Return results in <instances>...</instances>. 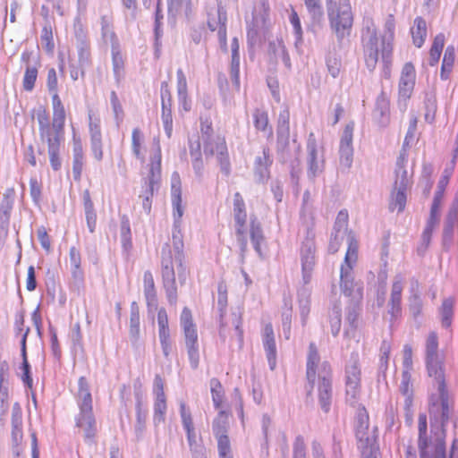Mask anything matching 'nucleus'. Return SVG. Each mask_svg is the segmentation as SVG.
Listing matches in <instances>:
<instances>
[{"label": "nucleus", "instance_id": "obj_1", "mask_svg": "<svg viewBox=\"0 0 458 458\" xmlns=\"http://www.w3.org/2000/svg\"><path fill=\"white\" fill-rule=\"evenodd\" d=\"M171 201L174 215L173 250L167 243L162 248L161 275L163 288L168 303L175 306L178 301V288L174 265L176 266L178 280L181 284L185 283L187 276L184 265L183 242L180 229L184 208L182 207L181 180L176 172L172 174L171 178Z\"/></svg>", "mask_w": 458, "mask_h": 458}, {"label": "nucleus", "instance_id": "obj_2", "mask_svg": "<svg viewBox=\"0 0 458 458\" xmlns=\"http://www.w3.org/2000/svg\"><path fill=\"white\" fill-rule=\"evenodd\" d=\"M320 362V356L318 348L314 343L309 345L307 356V379L313 388L316 375L318 378V403L325 412H328L331 406L333 389H332V369L327 361Z\"/></svg>", "mask_w": 458, "mask_h": 458}, {"label": "nucleus", "instance_id": "obj_3", "mask_svg": "<svg viewBox=\"0 0 458 458\" xmlns=\"http://www.w3.org/2000/svg\"><path fill=\"white\" fill-rule=\"evenodd\" d=\"M361 41L363 46L364 60L367 68L370 72L375 70L378 61L379 51H381L382 61L385 64L384 72L386 76H388V64L390 63L389 57L392 54V46L390 43H386L385 39H383L381 44H379L377 30L371 19H367L364 21Z\"/></svg>", "mask_w": 458, "mask_h": 458}, {"label": "nucleus", "instance_id": "obj_4", "mask_svg": "<svg viewBox=\"0 0 458 458\" xmlns=\"http://www.w3.org/2000/svg\"><path fill=\"white\" fill-rule=\"evenodd\" d=\"M329 25L338 41L351 34L353 14L350 0H326Z\"/></svg>", "mask_w": 458, "mask_h": 458}, {"label": "nucleus", "instance_id": "obj_5", "mask_svg": "<svg viewBox=\"0 0 458 458\" xmlns=\"http://www.w3.org/2000/svg\"><path fill=\"white\" fill-rule=\"evenodd\" d=\"M78 386L77 403L80 413L76 418V425L84 430L85 438L91 440L97 432L96 420L92 411V396L89 386L84 377L79 378Z\"/></svg>", "mask_w": 458, "mask_h": 458}, {"label": "nucleus", "instance_id": "obj_6", "mask_svg": "<svg viewBox=\"0 0 458 458\" xmlns=\"http://www.w3.org/2000/svg\"><path fill=\"white\" fill-rule=\"evenodd\" d=\"M360 367L358 352H352L345 366V393L346 401L354 405L360 393Z\"/></svg>", "mask_w": 458, "mask_h": 458}, {"label": "nucleus", "instance_id": "obj_7", "mask_svg": "<svg viewBox=\"0 0 458 458\" xmlns=\"http://www.w3.org/2000/svg\"><path fill=\"white\" fill-rule=\"evenodd\" d=\"M64 107L53 109V121L49 123L47 115L43 114H38V131L40 139L44 138H62L64 136Z\"/></svg>", "mask_w": 458, "mask_h": 458}, {"label": "nucleus", "instance_id": "obj_8", "mask_svg": "<svg viewBox=\"0 0 458 458\" xmlns=\"http://www.w3.org/2000/svg\"><path fill=\"white\" fill-rule=\"evenodd\" d=\"M290 142V111L284 106L279 113L276 124V150L282 161H286L291 155Z\"/></svg>", "mask_w": 458, "mask_h": 458}, {"label": "nucleus", "instance_id": "obj_9", "mask_svg": "<svg viewBox=\"0 0 458 458\" xmlns=\"http://www.w3.org/2000/svg\"><path fill=\"white\" fill-rule=\"evenodd\" d=\"M426 366L428 376L434 379L445 377L444 365L438 354V337L430 332L426 340Z\"/></svg>", "mask_w": 458, "mask_h": 458}, {"label": "nucleus", "instance_id": "obj_10", "mask_svg": "<svg viewBox=\"0 0 458 458\" xmlns=\"http://www.w3.org/2000/svg\"><path fill=\"white\" fill-rule=\"evenodd\" d=\"M204 154L207 157L216 155L221 172L225 176L230 175L231 164L227 146L223 137L216 136L214 139H204Z\"/></svg>", "mask_w": 458, "mask_h": 458}, {"label": "nucleus", "instance_id": "obj_11", "mask_svg": "<svg viewBox=\"0 0 458 458\" xmlns=\"http://www.w3.org/2000/svg\"><path fill=\"white\" fill-rule=\"evenodd\" d=\"M233 218L237 240L240 244L241 251L243 254L247 250L248 246L245 228L247 213L245 202L240 192H235L233 195Z\"/></svg>", "mask_w": 458, "mask_h": 458}, {"label": "nucleus", "instance_id": "obj_12", "mask_svg": "<svg viewBox=\"0 0 458 458\" xmlns=\"http://www.w3.org/2000/svg\"><path fill=\"white\" fill-rule=\"evenodd\" d=\"M355 429L358 447L362 450V454L367 455L368 452L371 454L369 449L372 446L376 436L375 430L369 431V415L364 408L358 411Z\"/></svg>", "mask_w": 458, "mask_h": 458}, {"label": "nucleus", "instance_id": "obj_13", "mask_svg": "<svg viewBox=\"0 0 458 458\" xmlns=\"http://www.w3.org/2000/svg\"><path fill=\"white\" fill-rule=\"evenodd\" d=\"M315 242L311 238H307L302 242L301 247V262L302 279L305 284H308L311 279V273L313 271L316 257H315Z\"/></svg>", "mask_w": 458, "mask_h": 458}, {"label": "nucleus", "instance_id": "obj_14", "mask_svg": "<svg viewBox=\"0 0 458 458\" xmlns=\"http://www.w3.org/2000/svg\"><path fill=\"white\" fill-rule=\"evenodd\" d=\"M312 136L311 133L307 143V176L310 181H314L324 170V159L322 157H318L315 140H311Z\"/></svg>", "mask_w": 458, "mask_h": 458}, {"label": "nucleus", "instance_id": "obj_15", "mask_svg": "<svg viewBox=\"0 0 458 458\" xmlns=\"http://www.w3.org/2000/svg\"><path fill=\"white\" fill-rule=\"evenodd\" d=\"M415 69L411 63H406L402 70L399 81V102L410 98L415 84Z\"/></svg>", "mask_w": 458, "mask_h": 458}, {"label": "nucleus", "instance_id": "obj_16", "mask_svg": "<svg viewBox=\"0 0 458 458\" xmlns=\"http://www.w3.org/2000/svg\"><path fill=\"white\" fill-rule=\"evenodd\" d=\"M183 334L191 367L196 369L199 362L198 333L196 326L184 327Z\"/></svg>", "mask_w": 458, "mask_h": 458}, {"label": "nucleus", "instance_id": "obj_17", "mask_svg": "<svg viewBox=\"0 0 458 458\" xmlns=\"http://www.w3.org/2000/svg\"><path fill=\"white\" fill-rule=\"evenodd\" d=\"M301 150V145L297 142L295 139L292 141L291 147V155L289 156L286 161H283V163H290V175H291V182L294 185L295 191L298 194L300 191V177L301 174V167L299 160V154ZM282 162V160L279 158Z\"/></svg>", "mask_w": 458, "mask_h": 458}, {"label": "nucleus", "instance_id": "obj_18", "mask_svg": "<svg viewBox=\"0 0 458 458\" xmlns=\"http://www.w3.org/2000/svg\"><path fill=\"white\" fill-rule=\"evenodd\" d=\"M262 343L269 368L271 370H274L276 367L277 351L275 334L271 324H267L263 328Z\"/></svg>", "mask_w": 458, "mask_h": 458}, {"label": "nucleus", "instance_id": "obj_19", "mask_svg": "<svg viewBox=\"0 0 458 458\" xmlns=\"http://www.w3.org/2000/svg\"><path fill=\"white\" fill-rule=\"evenodd\" d=\"M226 22L227 16L226 12L223 7H218L217 9V20H209L208 21V26L210 30H217L218 40L220 44L221 49L227 53V38H226Z\"/></svg>", "mask_w": 458, "mask_h": 458}, {"label": "nucleus", "instance_id": "obj_20", "mask_svg": "<svg viewBox=\"0 0 458 458\" xmlns=\"http://www.w3.org/2000/svg\"><path fill=\"white\" fill-rule=\"evenodd\" d=\"M408 162V154L404 147L402 148L399 156L396 159L394 169V188L407 189L410 184L408 172L405 168Z\"/></svg>", "mask_w": 458, "mask_h": 458}, {"label": "nucleus", "instance_id": "obj_21", "mask_svg": "<svg viewBox=\"0 0 458 458\" xmlns=\"http://www.w3.org/2000/svg\"><path fill=\"white\" fill-rule=\"evenodd\" d=\"M89 117V133H90V149L96 160L103 159V143L99 121H93L91 115Z\"/></svg>", "mask_w": 458, "mask_h": 458}, {"label": "nucleus", "instance_id": "obj_22", "mask_svg": "<svg viewBox=\"0 0 458 458\" xmlns=\"http://www.w3.org/2000/svg\"><path fill=\"white\" fill-rule=\"evenodd\" d=\"M13 209V202L4 195L0 204V249L8 235L10 215Z\"/></svg>", "mask_w": 458, "mask_h": 458}, {"label": "nucleus", "instance_id": "obj_23", "mask_svg": "<svg viewBox=\"0 0 458 458\" xmlns=\"http://www.w3.org/2000/svg\"><path fill=\"white\" fill-rule=\"evenodd\" d=\"M100 30H101V39L107 45L110 44L111 47L119 46V42L116 34L114 30L113 17L110 13H104L100 17Z\"/></svg>", "mask_w": 458, "mask_h": 458}, {"label": "nucleus", "instance_id": "obj_24", "mask_svg": "<svg viewBox=\"0 0 458 458\" xmlns=\"http://www.w3.org/2000/svg\"><path fill=\"white\" fill-rule=\"evenodd\" d=\"M8 364L4 361L0 367V420L8 411Z\"/></svg>", "mask_w": 458, "mask_h": 458}, {"label": "nucleus", "instance_id": "obj_25", "mask_svg": "<svg viewBox=\"0 0 458 458\" xmlns=\"http://www.w3.org/2000/svg\"><path fill=\"white\" fill-rule=\"evenodd\" d=\"M272 160L269 157L268 149L264 148L262 155L255 158L254 174L259 182H264L269 177V166Z\"/></svg>", "mask_w": 458, "mask_h": 458}, {"label": "nucleus", "instance_id": "obj_26", "mask_svg": "<svg viewBox=\"0 0 458 458\" xmlns=\"http://www.w3.org/2000/svg\"><path fill=\"white\" fill-rule=\"evenodd\" d=\"M73 162H72V174L75 181H79L81 176V172L84 164V153L82 143L80 137H77L75 132H73Z\"/></svg>", "mask_w": 458, "mask_h": 458}, {"label": "nucleus", "instance_id": "obj_27", "mask_svg": "<svg viewBox=\"0 0 458 458\" xmlns=\"http://www.w3.org/2000/svg\"><path fill=\"white\" fill-rule=\"evenodd\" d=\"M435 384L437 386V390L439 393V399L441 402V426L444 428L449 420L451 405L448 398V392L445 386V378L441 377V379H434Z\"/></svg>", "mask_w": 458, "mask_h": 458}, {"label": "nucleus", "instance_id": "obj_28", "mask_svg": "<svg viewBox=\"0 0 458 458\" xmlns=\"http://www.w3.org/2000/svg\"><path fill=\"white\" fill-rule=\"evenodd\" d=\"M143 292L148 309L157 308V296L152 273L149 270L143 275Z\"/></svg>", "mask_w": 458, "mask_h": 458}, {"label": "nucleus", "instance_id": "obj_29", "mask_svg": "<svg viewBox=\"0 0 458 458\" xmlns=\"http://www.w3.org/2000/svg\"><path fill=\"white\" fill-rule=\"evenodd\" d=\"M148 417V409L142 401L140 394H136V422L134 430L137 439H140L146 429V420Z\"/></svg>", "mask_w": 458, "mask_h": 458}, {"label": "nucleus", "instance_id": "obj_30", "mask_svg": "<svg viewBox=\"0 0 458 458\" xmlns=\"http://www.w3.org/2000/svg\"><path fill=\"white\" fill-rule=\"evenodd\" d=\"M373 119L381 126H386L389 122V101L384 93H381L376 100L373 111Z\"/></svg>", "mask_w": 458, "mask_h": 458}, {"label": "nucleus", "instance_id": "obj_31", "mask_svg": "<svg viewBox=\"0 0 458 458\" xmlns=\"http://www.w3.org/2000/svg\"><path fill=\"white\" fill-rule=\"evenodd\" d=\"M42 142L47 144V152L52 168L58 171L61 168L62 162L59 157L60 145L64 140L62 138H44L40 139Z\"/></svg>", "mask_w": 458, "mask_h": 458}, {"label": "nucleus", "instance_id": "obj_32", "mask_svg": "<svg viewBox=\"0 0 458 458\" xmlns=\"http://www.w3.org/2000/svg\"><path fill=\"white\" fill-rule=\"evenodd\" d=\"M253 124L257 131L263 132L267 138L273 137V129L269 125L267 112L256 108L252 113Z\"/></svg>", "mask_w": 458, "mask_h": 458}, {"label": "nucleus", "instance_id": "obj_33", "mask_svg": "<svg viewBox=\"0 0 458 458\" xmlns=\"http://www.w3.org/2000/svg\"><path fill=\"white\" fill-rule=\"evenodd\" d=\"M450 174L447 171L444 172V174L441 176L440 180L437 183V190L435 192V196L433 199L432 206L430 212L432 213V217H436L439 215V208L441 207L442 199L444 197V193L445 191V188L449 182Z\"/></svg>", "mask_w": 458, "mask_h": 458}, {"label": "nucleus", "instance_id": "obj_34", "mask_svg": "<svg viewBox=\"0 0 458 458\" xmlns=\"http://www.w3.org/2000/svg\"><path fill=\"white\" fill-rule=\"evenodd\" d=\"M30 332V328H26L21 336V356H22V363L21 366V369L22 370L21 380L28 387L32 386V377L30 376V365L27 360L26 353V340L28 334Z\"/></svg>", "mask_w": 458, "mask_h": 458}, {"label": "nucleus", "instance_id": "obj_35", "mask_svg": "<svg viewBox=\"0 0 458 458\" xmlns=\"http://www.w3.org/2000/svg\"><path fill=\"white\" fill-rule=\"evenodd\" d=\"M131 314H130V338L133 344H136L140 337V308L136 301L131 304Z\"/></svg>", "mask_w": 458, "mask_h": 458}, {"label": "nucleus", "instance_id": "obj_36", "mask_svg": "<svg viewBox=\"0 0 458 458\" xmlns=\"http://www.w3.org/2000/svg\"><path fill=\"white\" fill-rule=\"evenodd\" d=\"M340 287L342 292L350 296L354 288V278L352 276V267L351 265H342L340 270Z\"/></svg>", "mask_w": 458, "mask_h": 458}, {"label": "nucleus", "instance_id": "obj_37", "mask_svg": "<svg viewBox=\"0 0 458 458\" xmlns=\"http://www.w3.org/2000/svg\"><path fill=\"white\" fill-rule=\"evenodd\" d=\"M250 236L253 248L259 255H261L260 243L264 240V235L261 225L255 216H250Z\"/></svg>", "mask_w": 458, "mask_h": 458}, {"label": "nucleus", "instance_id": "obj_38", "mask_svg": "<svg viewBox=\"0 0 458 458\" xmlns=\"http://www.w3.org/2000/svg\"><path fill=\"white\" fill-rule=\"evenodd\" d=\"M111 50L113 72L116 82L119 83L124 76V61L120 51V46L113 47Z\"/></svg>", "mask_w": 458, "mask_h": 458}, {"label": "nucleus", "instance_id": "obj_39", "mask_svg": "<svg viewBox=\"0 0 458 458\" xmlns=\"http://www.w3.org/2000/svg\"><path fill=\"white\" fill-rule=\"evenodd\" d=\"M310 21L313 24H319L324 18V10L321 0H303Z\"/></svg>", "mask_w": 458, "mask_h": 458}, {"label": "nucleus", "instance_id": "obj_40", "mask_svg": "<svg viewBox=\"0 0 458 458\" xmlns=\"http://www.w3.org/2000/svg\"><path fill=\"white\" fill-rule=\"evenodd\" d=\"M411 33L413 44L417 47H421L427 35L426 21L421 17H417L414 20V25L411 30Z\"/></svg>", "mask_w": 458, "mask_h": 458}, {"label": "nucleus", "instance_id": "obj_41", "mask_svg": "<svg viewBox=\"0 0 458 458\" xmlns=\"http://www.w3.org/2000/svg\"><path fill=\"white\" fill-rule=\"evenodd\" d=\"M329 324L331 333L334 336H337L342 327V308L337 302L334 303L329 310Z\"/></svg>", "mask_w": 458, "mask_h": 458}, {"label": "nucleus", "instance_id": "obj_42", "mask_svg": "<svg viewBox=\"0 0 458 458\" xmlns=\"http://www.w3.org/2000/svg\"><path fill=\"white\" fill-rule=\"evenodd\" d=\"M454 63V47L453 46H448L445 51L440 77L442 80L446 81L449 78V75L453 70Z\"/></svg>", "mask_w": 458, "mask_h": 458}, {"label": "nucleus", "instance_id": "obj_43", "mask_svg": "<svg viewBox=\"0 0 458 458\" xmlns=\"http://www.w3.org/2000/svg\"><path fill=\"white\" fill-rule=\"evenodd\" d=\"M458 220L457 207H451L445 222L444 242H450L454 234V228Z\"/></svg>", "mask_w": 458, "mask_h": 458}, {"label": "nucleus", "instance_id": "obj_44", "mask_svg": "<svg viewBox=\"0 0 458 458\" xmlns=\"http://www.w3.org/2000/svg\"><path fill=\"white\" fill-rule=\"evenodd\" d=\"M406 190L407 189L394 187L389 204V209L391 211L397 210L398 212H402L404 209L406 204Z\"/></svg>", "mask_w": 458, "mask_h": 458}, {"label": "nucleus", "instance_id": "obj_45", "mask_svg": "<svg viewBox=\"0 0 458 458\" xmlns=\"http://www.w3.org/2000/svg\"><path fill=\"white\" fill-rule=\"evenodd\" d=\"M229 428L228 418L224 411H220L213 421L212 430L216 437L226 436Z\"/></svg>", "mask_w": 458, "mask_h": 458}, {"label": "nucleus", "instance_id": "obj_46", "mask_svg": "<svg viewBox=\"0 0 458 458\" xmlns=\"http://www.w3.org/2000/svg\"><path fill=\"white\" fill-rule=\"evenodd\" d=\"M445 45V36L443 33L437 34L433 41L429 51V65L434 66L437 64L441 52Z\"/></svg>", "mask_w": 458, "mask_h": 458}, {"label": "nucleus", "instance_id": "obj_47", "mask_svg": "<svg viewBox=\"0 0 458 458\" xmlns=\"http://www.w3.org/2000/svg\"><path fill=\"white\" fill-rule=\"evenodd\" d=\"M144 136L139 128H134L131 133V150L136 158L144 162L145 156L141 152Z\"/></svg>", "mask_w": 458, "mask_h": 458}, {"label": "nucleus", "instance_id": "obj_48", "mask_svg": "<svg viewBox=\"0 0 458 458\" xmlns=\"http://www.w3.org/2000/svg\"><path fill=\"white\" fill-rule=\"evenodd\" d=\"M359 310L355 306L349 307L347 310L346 322L348 324L344 330V335L348 337H353L358 327Z\"/></svg>", "mask_w": 458, "mask_h": 458}, {"label": "nucleus", "instance_id": "obj_49", "mask_svg": "<svg viewBox=\"0 0 458 458\" xmlns=\"http://www.w3.org/2000/svg\"><path fill=\"white\" fill-rule=\"evenodd\" d=\"M75 47L90 46L88 33L80 20H76L73 25Z\"/></svg>", "mask_w": 458, "mask_h": 458}, {"label": "nucleus", "instance_id": "obj_50", "mask_svg": "<svg viewBox=\"0 0 458 458\" xmlns=\"http://www.w3.org/2000/svg\"><path fill=\"white\" fill-rule=\"evenodd\" d=\"M162 106V122L164 130L168 138L171 137L173 131V117H172V103L161 102Z\"/></svg>", "mask_w": 458, "mask_h": 458}, {"label": "nucleus", "instance_id": "obj_51", "mask_svg": "<svg viewBox=\"0 0 458 458\" xmlns=\"http://www.w3.org/2000/svg\"><path fill=\"white\" fill-rule=\"evenodd\" d=\"M217 291H218L217 306H218V310L220 311V327H221L220 335H224V327H225V323L223 321V316H224V311L225 310V307L227 305V292H226L225 286L223 284H218Z\"/></svg>", "mask_w": 458, "mask_h": 458}, {"label": "nucleus", "instance_id": "obj_52", "mask_svg": "<svg viewBox=\"0 0 458 458\" xmlns=\"http://www.w3.org/2000/svg\"><path fill=\"white\" fill-rule=\"evenodd\" d=\"M348 249L344 258V263L343 265H351L356 261L358 252V242L354 239V236L349 233L347 234Z\"/></svg>", "mask_w": 458, "mask_h": 458}, {"label": "nucleus", "instance_id": "obj_53", "mask_svg": "<svg viewBox=\"0 0 458 458\" xmlns=\"http://www.w3.org/2000/svg\"><path fill=\"white\" fill-rule=\"evenodd\" d=\"M454 301L452 299L444 300L440 314L442 318V326L445 328L449 327L452 323Z\"/></svg>", "mask_w": 458, "mask_h": 458}, {"label": "nucleus", "instance_id": "obj_54", "mask_svg": "<svg viewBox=\"0 0 458 458\" xmlns=\"http://www.w3.org/2000/svg\"><path fill=\"white\" fill-rule=\"evenodd\" d=\"M38 77V69L36 67L28 65L23 76L22 86L24 90L32 91Z\"/></svg>", "mask_w": 458, "mask_h": 458}, {"label": "nucleus", "instance_id": "obj_55", "mask_svg": "<svg viewBox=\"0 0 458 458\" xmlns=\"http://www.w3.org/2000/svg\"><path fill=\"white\" fill-rule=\"evenodd\" d=\"M212 401L216 409H220L223 403L222 385L216 378L210 380Z\"/></svg>", "mask_w": 458, "mask_h": 458}, {"label": "nucleus", "instance_id": "obj_56", "mask_svg": "<svg viewBox=\"0 0 458 458\" xmlns=\"http://www.w3.org/2000/svg\"><path fill=\"white\" fill-rule=\"evenodd\" d=\"M391 352V344L386 341L383 340L380 346V358H379V365L378 369L379 371L385 373L388 368V360H389V354Z\"/></svg>", "mask_w": 458, "mask_h": 458}, {"label": "nucleus", "instance_id": "obj_57", "mask_svg": "<svg viewBox=\"0 0 458 458\" xmlns=\"http://www.w3.org/2000/svg\"><path fill=\"white\" fill-rule=\"evenodd\" d=\"M76 51L81 68L88 69L90 67L92 64L90 46L76 47Z\"/></svg>", "mask_w": 458, "mask_h": 458}, {"label": "nucleus", "instance_id": "obj_58", "mask_svg": "<svg viewBox=\"0 0 458 458\" xmlns=\"http://www.w3.org/2000/svg\"><path fill=\"white\" fill-rule=\"evenodd\" d=\"M299 301H300V312L302 319V323L305 324L306 318L308 317L310 313V301H309V296L310 293L309 290L306 288L301 289L299 293Z\"/></svg>", "mask_w": 458, "mask_h": 458}, {"label": "nucleus", "instance_id": "obj_59", "mask_svg": "<svg viewBox=\"0 0 458 458\" xmlns=\"http://www.w3.org/2000/svg\"><path fill=\"white\" fill-rule=\"evenodd\" d=\"M354 123L352 122L345 125L341 140L339 148H353L352 139H353Z\"/></svg>", "mask_w": 458, "mask_h": 458}, {"label": "nucleus", "instance_id": "obj_60", "mask_svg": "<svg viewBox=\"0 0 458 458\" xmlns=\"http://www.w3.org/2000/svg\"><path fill=\"white\" fill-rule=\"evenodd\" d=\"M216 438L217 439L219 458H233L231 444L228 436H222Z\"/></svg>", "mask_w": 458, "mask_h": 458}, {"label": "nucleus", "instance_id": "obj_61", "mask_svg": "<svg viewBox=\"0 0 458 458\" xmlns=\"http://www.w3.org/2000/svg\"><path fill=\"white\" fill-rule=\"evenodd\" d=\"M289 19H290V22L293 26V33H294V36L296 38L295 44L297 45L298 43H301L302 42V28H301L300 17L294 9H292Z\"/></svg>", "mask_w": 458, "mask_h": 458}, {"label": "nucleus", "instance_id": "obj_62", "mask_svg": "<svg viewBox=\"0 0 458 458\" xmlns=\"http://www.w3.org/2000/svg\"><path fill=\"white\" fill-rule=\"evenodd\" d=\"M40 39L42 45L48 52H51L54 49L55 44L53 40V32L50 24L47 23L43 27Z\"/></svg>", "mask_w": 458, "mask_h": 458}, {"label": "nucleus", "instance_id": "obj_63", "mask_svg": "<svg viewBox=\"0 0 458 458\" xmlns=\"http://www.w3.org/2000/svg\"><path fill=\"white\" fill-rule=\"evenodd\" d=\"M149 166V174L146 184L158 189V183L161 178V165L150 163Z\"/></svg>", "mask_w": 458, "mask_h": 458}, {"label": "nucleus", "instance_id": "obj_64", "mask_svg": "<svg viewBox=\"0 0 458 458\" xmlns=\"http://www.w3.org/2000/svg\"><path fill=\"white\" fill-rule=\"evenodd\" d=\"M268 53L274 58V61L277 63L280 57L286 53V48L282 41H272L268 45Z\"/></svg>", "mask_w": 458, "mask_h": 458}]
</instances>
